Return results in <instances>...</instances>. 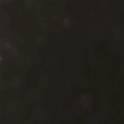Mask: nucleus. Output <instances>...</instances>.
<instances>
[{"label":"nucleus","mask_w":124,"mask_h":124,"mask_svg":"<svg viewBox=\"0 0 124 124\" xmlns=\"http://www.w3.org/2000/svg\"><path fill=\"white\" fill-rule=\"evenodd\" d=\"M59 123L60 124V122H59Z\"/></svg>","instance_id":"1"}]
</instances>
